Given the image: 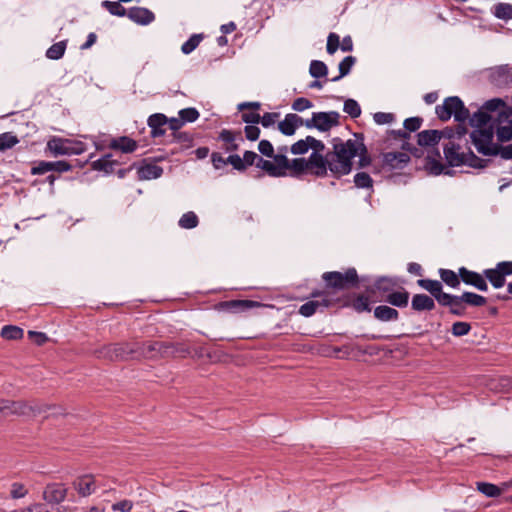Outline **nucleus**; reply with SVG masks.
I'll list each match as a JSON object with an SVG mask.
<instances>
[{"mask_svg":"<svg viewBox=\"0 0 512 512\" xmlns=\"http://www.w3.org/2000/svg\"><path fill=\"white\" fill-rule=\"evenodd\" d=\"M436 114L442 121L449 120L453 116L459 123L456 128L444 129L446 142L443 143V149L448 164L453 167L461 165L479 167L481 159L472 152L467 138V129L462 125L471 117L461 99L457 96L446 98L442 105L436 106Z\"/></svg>","mask_w":512,"mask_h":512,"instance_id":"nucleus-1","label":"nucleus"},{"mask_svg":"<svg viewBox=\"0 0 512 512\" xmlns=\"http://www.w3.org/2000/svg\"><path fill=\"white\" fill-rule=\"evenodd\" d=\"M359 157V166L366 167L371 159L364 143L358 139L336 143L333 151L327 153L328 169L337 176L347 175L352 170V159Z\"/></svg>","mask_w":512,"mask_h":512,"instance_id":"nucleus-2","label":"nucleus"},{"mask_svg":"<svg viewBox=\"0 0 512 512\" xmlns=\"http://www.w3.org/2000/svg\"><path fill=\"white\" fill-rule=\"evenodd\" d=\"M470 125L474 130L470 134V139L477 151L483 155H498L504 159H512V143L506 146H500L493 141L494 132L497 133L498 117H492L485 123L475 124L470 118Z\"/></svg>","mask_w":512,"mask_h":512,"instance_id":"nucleus-3","label":"nucleus"},{"mask_svg":"<svg viewBox=\"0 0 512 512\" xmlns=\"http://www.w3.org/2000/svg\"><path fill=\"white\" fill-rule=\"evenodd\" d=\"M498 117L497 139L500 142L512 140V107L500 98L486 101L483 106L472 115L475 124L485 123L492 117Z\"/></svg>","mask_w":512,"mask_h":512,"instance_id":"nucleus-4","label":"nucleus"},{"mask_svg":"<svg viewBox=\"0 0 512 512\" xmlns=\"http://www.w3.org/2000/svg\"><path fill=\"white\" fill-rule=\"evenodd\" d=\"M137 352L138 348H134V343H115L96 349L94 355L100 359L122 361L135 358Z\"/></svg>","mask_w":512,"mask_h":512,"instance_id":"nucleus-5","label":"nucleus"},{"mask_svg":"<svg viewBox=\"0 0 512 512\" xmlns=\"http://www.w3.org/2000/svg\"><path fill=\"white\" fill-rule=\"evenodd\" d=\"M340 114L336 111L314 112L310 119L305 120L304 126L315 128L321 132H327L340 124Z\"/></svg>","mask_w":512,"mask_h":512,"instance_id":"nucleus-6","label":"nucleus"},{"mask_svg":"<svg viewBox=\"0 0 512 512\" xmlns=\"http://www.w3.org/2000/svg\"><path fill=\"white\" fill-rule=\"evenodd\" d=\"M49 151L55 155H78L84 151L81 142H73L69 139L52 138L47 143Z\"/></svg>","mask_w":512,"mask_h":512,"instance_id":"nucleus-7","label":"nucleus"},{"mask_svg":"<svg viewBox=\"0 0 512 512\" xmlns=\"http://www.w3.org/2000/svg\"><path fill=\"white\" fill-rule=\"evenodd\" d=\"M323 280L329 287L336 289H344L357 282V272L354 268L348 269L345 273L326 272L322 276Z\"/></svg>","mask_w":512,"mask_h":512,"instance_id":"nucleus-8","label":"nucleus"},{"mask_svg":"<svg viewBox=\"0 0 512 512\" xmlns=\"http://www.w3.org/2000/svg\"><path fill=\"white\" fill-rule=\"evenodd\" d=\"M38 409L30 403L24 401L0 400V414L7 415H34Z\"/></svg>","mask_w":512,"mask_h":512,"instance_id":"nucleus-9","label":"nucleus"},{"mask_svg":"<svg viewBox=\"0 0 512 512\" xmlns=\"http://www.w3.org/2000/svg\"><path fill=\"white\" fill-rule=\"evenodd\" d=\"M459 276L461 280L467 285H471L480 291L488 290V285L486 279L484 278V274H480L478 272L468 270L465 267H461L459 268Z\"/></svg>","mask_w":512,"mask_h":512,"instance_id":"nucleus-10","label":"nucleus"},{"mask_svg":"<svg viewBox=\"0 0 512 512\" xmlns=\"http://www.w3.org/2000/svg\"><path fill=\"white\" fill-rule=\"evenodd\" d=\"M127 17L138 25H149L155 20L154 13L145 7H131L127 10Z\"/></svg>","mask_w":512,"mask_h":512,"instance_id":"nucleus-11","label":"nucleus"},{"mask_svg":"<svg viewBox=\"0 0 512 512\" xmlns=\"http://www.w3.org/2000/svg\"><path fill=\"white\" fill-rule=\"evenodd\" d=\"M67 496V489L63 484L53 483L45 487L43 491V499L51 504L62 502Z\"/></svg>","mask_w":512,"mask_h":512,"instance_id":"nucleus-12","label":"nucleus"},{"mask_svg":"<svg viewBox=\"0 0 512 512\" xmlns=\"http://www.w3.org/2000/svg\"><path fill=\"white\" fill-rule=\"evenodd\" d=\"M309 149L316 152H322L324 150V144L312 136H307L305 139H301L291 146V152L296 155L304 154Z\"/></svg>","mask_w":512,"mask_h":512,"instance_id":"nucleus-13","label":"nucleus"},{"mask_svg":"<svg viewBox=\"0 0 512 512\" xmlns=\"http://www.w3.org/2000/svg\"><path fill=\"white\" fill-rule=\"evenodd\" d=\"M308 172L316 176L326 175L328 168L327 155L323 157L320 152L313 151L307 159Z\"/></svg>","mask_w":512,"mask_h":512,"instance_id":"nucleus-14","label":"nucleus"},{"mask_svg":"<svg viewBox=\"0 0 512 512\" xmlns=\"http://www.w3.org/2000/svg\"><path fill=\"white\" fill-rule=\"evenodd\" d=\"M134 348H138V352L135 353V358L145 357V358H154L157 353L164 354L167 349V346L159 342H146V343H134Z\"/></svg>","mask_w":512,"mask_h":512,"instance_id":"nucleus-15","label":"nucleus"},{"mask_svg":"<svg viewBox=\"0 0 512 512\" xmlns=\"http://www.w3.org/2000/svg\"><path fill=\"white\" fill-rule=\"evenodd\" d=\"M312 296L313 297H322V299L308 301L305 304L301 305V307L299 309V313L304 317H310L314 313H316V311L320 307H328L331 304L330 300L327 298L326 295H324V293L315 292L312 294Z\"/></svg>","mask_w":512,"mask_h":512,"instance_id":"nucleus-16","label":"nucleus"},{"mask_svg":"<svg viewBox=\"0 0 512 512\" xmlns=\"http://www.w3.org/2000/svg\"><path fill=\"white\" fill-rule=\"evenodd\" d=\"M305 121L297 114L289 113L285 116L284 120L278 123V129L281 133L291 136L295 133L296 129L304 125Z\"/></svg>","mask_w":512,"mask_h":512,"instance_id":"nucleus-17","label":"nucleus"},{"mask_svg":"<svg viewBox=\"0 0 512 512\" xmlns=\"http://www.w3.org/2000/svg\"><path fill=\"white\" fill-rule=\"evenodd\" d=\"M73 487L80 496H90L96 490L95 479L92 475H82L73 482Z\"/></svg>","mask_w":512,"mask_h":512,"instance_id":"nucleus-18","label":"nucleus"},{"mask_svg":"<svg viewBox=\"0 0 512 512\" xmlns=\"http://www.w3.org/2000/svg\"><path fill=\"white\" fill-rule=\"evenodd\" d=\"M409 160L410 157L405 152H388L383 155V164L390 169H401Z\"/></svg>","mask_w":512,"mask_h":512,"instance_id":"nucleus-19","label":"nucleus"},{"mask_svg":"<svg viewBox=\"0 0 512 512\" xmlns=\"http://www.w3.org/2000/svg\"><path fill=\"white\" fill-rule=\"evenodd\" d=\"M490 79L496 86L512 84V68L505 65L491 70Z\"/></svg>","mask_w":512,"mask_h":512,"instance_id":"nucleus-20","label":"nucleus"},{"mask_svg":"<svg viewBox=\"0 0 512 512\" xmlns=\"http://www.w3.org/2000/svg\"><path fill=\"white\" fill-rule=\"evenodd\" d=\"M417 284L424 290L428 291L435 300L440 304L442 296H446L448 293L443 292V287L440 281L432 279H419Z\"/></svg>","mask_w":512,"mask_h":512,"instance_id":"nucleus-21","label":"nucleus"},{"mask_svg":"<svg viewBox=\"0 0 512 512\" xmlns=\"http://www.w3.org/2000/svg\"><path fill=\"white\" fill-rule=\"evenodd\" d=\"M464 302L461 299V295H452L447 294L446 296H442V301L440 302L441 306H446L450 308V312L456 316H463L465 313Z\"/></svg>","mask_w":512,"mask_h":512,"instance_id":"nucleus-22","label":"nucleus"},{"mask_svg":"<svg viewBox=\"0 0 512 512\" xmlns=\"http://www.w3.org/2000/svg\"><path fill=\"white\" fill-rule=\"evenodd\" d=\"M420 146H435L440 140L444 139L443 130H423L417 135Z\"/></svg>","mask_w":512,"mask_h":512,"instance_id":"nucleus-23","label":"nucleus"},{"mask_svg":"<svg viewBox=\"0 0 512 512\" xmlns=\"http://www.w3.org/2000/svg\"><path fill=\"white\" fill-rule=\"evenodd\" d=\"M384 300L392 306L404 308L409 303V292L404 288H400V290L395 289L386 295Z\"/></svg>","mask_w":512,"mask_h":512,"instance_id":"nucleus-24","label":"nucleus"},{"mask_svg":"<svg viewBox=\"0 0 512 512\" xmlns=\"http://www.w3.org/2000/svg\"><path fill=\"white\" fill-rule=\"evenodd\" d=\"M411 307L413 310L431 311L435 308L434 299L426 294H415L411 301Z\"/></svg>","mask_w":512,"mask_h":512,"instance_id":"nucleus-25","label":"nucleus"},{"mask_svg":"<svg viewBox=\"0 0 512 512\" xmlns=\"http://www.w3.org/2000/svg\"><path fill=\"white\" fill-rule=\"evenodd\" d=\"M168 120L164 114L156 113L148 118V126L151 128V135L153 137H159L165 134L163 128L167 124Z\"/></svg>","mask_w":512,"mask_h":512,"instance_id":"nucleus-26","label":"nucleus"},{"mask_svg":"<svg viewBox=\"0 0 512 512\" xmlns=\"http://www.w3.org/2000/svg\"><path fill=\"white\" fill-rule=\"evenodd\" d=\"M110 148L120 150L123 153H132L137 148V142L127 136L112 139Z\"/></svg>","mask_w":512,"mask_h":512,"instance_id":"nucleus-27","label":"nucleus"},{"mask_svg":"<svg viewBox=\"0 0 512 512\" xmlns=\"http://www.w3.org/2000/svg\"><path fill=\"white\" fill-rule=\"evenodd\" d=\"M163 173V169L156 164H145L138 171V178L141 180H151L159 178Z\"/></svg>","mask_w":512,"mask_h":512,"instance_id":"nucleus-28","label":"nucleus"},{"mask_svg":"<svg viewBox=\"0 0 512 512\" xmlns=\"http://www.w3.org/2000/svg\"><path fill=\"white\" fill-rule=\"evenodd\" d=\"M374 316L380 321L388 322V321H396L399 318V313L396 309L386 306L380 305L377 306L374 310Z\"/></svg>","mask_w":512,"mask_h":512,"instance_id":"nucleus-29","label":"nucleus"},{"mask_svg":"<svg viewBox=\"0 0 512 512\" xmlns=\"http://www.w3.org/2000/svg\"><path fill=\"white\" fill-rule=\"evenodd\" d=\"M374 286L378 292L386 296L389 293L393 292L399 286V284L397 279L395 278L381 277L376 280Z\"/></svg>","mask_w":512,"mask_h":512,"instance_id":"nucleus-30","label":"nucleus"},{"mask_svg":"<svg viewBox=\"0 0 512 512\" xmlns=\"http://www.w3.org/2000/svg\"><path fill=\"white\" fill-rule=\"evenodd\" d=\"M484 278L487 279L491 285L499 289L505 285L506 277H504L496 268L486 269L483 271Z\"/></svg>","mask_w":512,"mask_h":512,"instance_id":"nucleus-31","label":"nucleus"},{"mask_svg":"<svg viewBox=\"0 0 512 512\" xmlns=\"http://www.w3.org/2000/svg\"><path fill=\"white\" fill-rule=\"evenodd\" d=\"M439 275L441 280L451 288H458L460 285L461 278L459 276V272L456 273L453 270L449 269H439Z\"/></svg>","mask_w":512,"mask_h":512,"instance_id":"nucleus-32","label":"nucleus"},{"mask_svg":"<svg viewBox=\"0 0 512 512\" xmlns=\"http://www.w3.org/2000/svg\"><path fill=\"white\" fill-rule=\"evenodd\" d=\"M115 165L116 162L109 154L93 162V168L95 170L104 171L105 173H112Z\"/></svg>","mask_w":512,"mask_h":512,"instance_id":"nucleus-33","label":"nucleus"},{"mask_svg":"<svg viewBox=\"0 0 512 512\" xmlns=\"http://www.w3.org/2000/svg\"><path fill=\"white\" fill-rule=\"evenodd\" d=\"M67 47L66 41H59L50 46L46 51V57L51 60H59L63 57Z\"/></svg>","mask_w":512,"mask_h":512,"instance_id":"nucleus-34","label":"nucleus"},{"mask_svg":"<svg viewBox=\"0 0 512 512\" xmlns=\"http://www.w3.org/2000/svg\"><path fill=\"white\" fill-rule=\"evenodd\" d=\"M461 299L466 305L472 307H481L487 303V300L484 296H481L473 292H464L461 295Z\"/></svg>","mask_w":512,"mask_h":512,"instance_id":"nucleus-35","label":"nucleus"},{"mask_svg":"<svg viewBox=\"0 0 512 512\" xmlns=\"http://www.w3.org/2000/svg\"><path fill=\"white\" fill-rule=\"evenodd\" d=\"M256 166L264 170L267 174L273 177H283V172H281L274 161L264 160L263 158H258V162H256Z\"/></svg>","mask_w":512,"mask_h":512,"instance_id":"nucleus-36","label":"nucleus"},{"mask_svg":"<svg viewBox=\"0 0 512 512\" xmlns=\"http://www.w3.org/2000/svg\"><path fill=\"white\" fill-rule=\"evenodd\" d=\"M280 153L277 155L273 154L274 163L277 168L283 172V176L287 174V170L290 168V161L286 157L285 153L287 152V147L279 148Z\"/></svg>","mask_w":512,"mask_h":512,"instance_id":"nucleus-37","label":"nucleus"},{"mask_svg":"<svg viewBox=\"0 0 512 512\" xmlns=\"http://www.w3.org/2000/svg\"><path fill=\"white\" fill-rule=\"evenodd\" d=\"M493 14L498 19L510 20L512 19V4L498 3L493 7Z\"/></svg>","mask_w":512,"mask_h":512,"instance_id":"nucleus-38","label":"nucleus"},{"mask_svg":"<svg viewBox=\"0 0 512 512\" xmlns=\"http://www.w3.org/2000/svg\"><path fill=\"white\" fill-rule=\"evenodd\" d=\"M477 490L486 497L495 498L500 496V490L497 485L488 482H477Z\"/></svg>","mask_w":512,"mask_h":512,"instance_id":"nucleus-39","label":"nucleus"},{"mask_svg":"<svg viewBox=\"0 0 512 512\" xmlns=\"http://www.w3.org/2000/svg\"><path fill=\"white\" fill-rule=\"evenodd\" d=\"M198 223V217L192 211L184 213L178 221L179 226L183 229H193L197 227Z\"/></svg>","mask_w":512,"mask_h":512,"instance_id":"nucleus-40","label":"nucleus"},{"mask_svg":"<svg viewBox=\"0 0 512 512\" xmlns=\"http://www.w3.org/2000/svg\"><path fill=\"white\" fill-rule=\"evenodd\" d=\"M1 336L7 340H17L22 338L23 330L18 326L7 325L2 328Z\"/></svg>","mask_w":512,"mask_h":512,"instance_id":"nucleus-41","label":"nucleus"},{"mask_svg":"<svg viewBox=\"0 0 512 512\" xmlns=\"http://www.w3.org/2000/svg\"><path fill=\"white\" fill-rule=\"evenodd\" d=\"M355 63V58L352 57V56H347L345 57L340 63H339V75L332 78L331 81H338L340 80L342 77L346 76L347 74H349L352 66L354 65Z\"/></svg>","mask_w":512,"mask_h":512,"instance_id":"nucleus-42","label":"nucleus"},{"mask_svg":"<svg viewBox=\"0 0 512 512\" xmlns=\"http://www.w3.org/2000/svg\"><path fill=\"white\" fill-rule=\"evenodd\" d=\"M219 138L226 144L227 151H235L238 149V144L235 142L236 136L230 130H222Z\"/></svg>","mask_w":512,"mask_h":512,"instance_id":"nucleus-43","label":"nucleus"},{"mask_svg":"<svg viewBox=\"0 0 512 512\" xmlns=\"http://www.w3.org/2000/svg\"><path fill=\"white\" fill-rule=\"evenodd\" d=\"M309 72L314 78H321L327 75L328 69L324 62L313 60L310 64Z\"/></svg>","mask_w":512,"mask_h":512,"instance_id":"nucleus-44","label":"nucleus"},{"mask_svg":"<svg viewBox=\"0 0 512 512\" xmlns=\"http://www.w3.org/2000/svg\"><path fill=\"white\" fill-rule=\"evenodd\" d=\"M19 142L18 138L11 132L0 134V151L12 148Z\"/></svg>","mask_w":512,"mask_h":512,"instance_id":"nucleus-45","label":"nucleus"},{"mask_svg":"<svg viewBox=\"0 0 512 512\" xmlns=\"http://www.w3.org/2000/svg\"><path fill=\"white\" fill-rule=\"evenodd\" d=\"M202 40L201 34L192 35L183 45L181 46V51L184 54H190L193 52L200 44Z\"/></svg>","mask_w":512,"mask_h":512,"instance_id":"nucleus-46","label":"nucleus"},{"mask_svg":"<svg viewBox=\"0 0 512 512\" xmlns=\"http://www.w3.org/2000/svg\"><path fill=\"white\" fill-rule=\"evenodd\" d=\"M425 169L433 175H440L445 167L444 165L435 158L427 157L425 162Z\"/></svg>","mask_w":512,"mask_h":512,"instance_id":"nucleus-47","label":"nucleus"},{"mask_svg":"<svg viewBox=\"0 0 512 512\" xmlns=\"http://www.w3.org/2000/svg\"><path fill=\"white\" fill-rule=\"evenodd\" d=\"M102 5L115 16H127L126 9L120 4L119 1H104Z\"/></svg>","mask_w":512,"mask_h":512,"instance_id":"nucleus-48","label":"nucleus"},{"mask_svg":"<svg viewBox=\"0 0 512 512\" xmlns=\"http://www.w3.org/2000/svg\"><path fill=\"white\" fill-rule=\"evenodd\" d=\"M343 110L352 118H357L361 115V107L354 99H348L344 102Z\"/></svg>","mask_w":512,"mask_h":512,"instance_id":"nucleus-49","label":"nucleus"},{"mask_svg":"<svg viewBox=\"0 0 512 512\" xmlns=\"http://www.w3.org/2000/svg\"><path fill=\"white\" fill-rule=\"evenodd\" d=\"M179 117L183 120V123H192L199 118V112L195 108H185L179 111Z\"/></svg>","mask_w":512,"mask_h":512,"instance_id":"nucleus-50","label":"nucleus"},{"mask_svg":"<svg viewBox=\"0 0 512 512\" xmlns=\"http://www.w3.org/2000/svg\"><path fill=\"white\" fill-rule=\"evenodd\" d=\"M354 183L358 188H371L373 180L367 173L360 172L354 176Z\"/></svg>","mask_w":512,"mask_h":512,"instance_id":"nucleus-51","label":"nucleus"},{"mask_svg":"<svg viewBox=\"0 0 512 512\" xmlns=\"http://www.w3.org/2000/svg\"><path fill=\"white\" fill-rule=\"evenodd\" d=\"M27 493H28V490L22 483L14 482L11 484L10 496L13 499L23 498L27 495Z\"/></svg>","mask_w":512,"mask_h":512,"instance_id":"nucleus-52","label":"nucleus"},{"mask_svg":"<svg viewBox=\"0 0 512 512\" xmlns=\"http://www.w3.org/2000/svg\"><path fill=\"white\" fill-rule=\"evenodd\" d=\"M471 330V326L467 322H455L452 325L451 332L456 337L467 335Z\"/></svg>","mask_w":512,"mask_h":512,"instance_id":"nucleus-53","label":"nucleus"},{"mask_svg":"<svg viewBox=\"0 0 512 512\" xmlns=\"http://www.w3.org/2000/svg\"><path fill=\"white\" fill-rule=\"evenodd\" d=\"M294 173H303L308 172V164L307 159L304 158H296L290 162V168Z\"/></svg>","mask_w":512,"mask_h":512,"instance_id":"nucleus-54","label":"nucleus"},{"mask_svg":"<svg viewBox=\"0 0 512 512\" xmlns=\"http://www.w3.org/2000/svg\"><path fill=\"white\" fill-rule=\"evenodd\" d=\"M340 46V38L336 33H330L327 38V52L334 54Z\"/></svg>","mask_w":512,"mask_h":512,"instance_id":"nucleus-55","label":"nucleus"},{"mask_svg":"<svg viewBox=\"0 0 512 512\" xmlns=\"http://www.w3.org/2000/svg\"><path fill=\"white\" fill-rule=\"evenodd\" d=\"M353 307L358 312L371 310L370 305H369V300L366 296H358L353 302Z\"/></svg>","mask_w":512,"mask_h":512,"instance_id":"nucleus-56","label":"nucleus"},{"mask_svg":"<svg viewBox=\"0 0 512 512\" xmlns=\"http://www.w3.org/2000/svg\"><path fill=\"white\" fill-rule=\"evenodd\" d=\"M312 106H313V104L310 100L300 97V98H297L293 102L292 109L295 111L301 112V111L311 108Z\"/></svg>","mask_w":512,"mask_h":512,"instance_id":"nucleus-57","label":"nucleus"},{"mask_svg":"<svg viewBox=\"0 0 512 512\" xmlns=\"http://www.w3.org/2000/svg\"><path fill=\"white\" fill-rule=\"evenodd\" d=\"M279 117V113L276 112H268L265 113L262 117L260 116V123L263 127H270L275 124Z\"/></svg>","mask_w":512,"mask_h":512,"instance_id":"nucleus-58","label":"nucleus"},{"mask_svg":"<svg viewBox=\"0 0 512 512\" xmlns=\"http://www.w3.org/2000/svg\"><path fill=\"white\" fill-rule=\"evenodd\" d=\"M49 171H52L51 163L46 161H40L31 169L33 175H41Z\"/></svg>","mask_w":512,"mask_h":512,"instance_id":"nucleus-59","label":"nucleus"},{"mask_svg":"<svg viewBox=\"0 0 512 512\" xmlns=\"http://www.w3.org/2000/svg\"><path fill=\"white\" fill-rule=\"evenodd\" d=\"M422 125V119L419 117H411L404 121V128L410 132L417 131Z\"/></svg>","mask_w":512,"mask_h":512,"instance_id":"nucleus-60","label":"nucleus"},{"mask_svg":"<svg viewBox=\"0 0 512 512\" xmlns=\"http://www.w3.org/2000/svg\"><path fill=\"white\" fill-rule=\"evenodd\" d=\"M373 119L377 124L383 125L391 123L394 120V115L392 113L377 112L374 114Z\"/></svg>","mask_w":512,"mask_h":512,"instance_id":"nucleus-61","label":"nucleus"},{"mask_svg":"<svg viewBox=\"0 0 512 512\" xmlns=\"http://www.w3.org/2000/svg\"><path fill=\"white\" fill-rule=\"evenodd\" d=\"M258 150L266 157H272L274 153V148L268 140H261L258 144Z\"/></svg>","mask_w":512,"mask_h":512,"instance_id":"nucleus-62","label":"nucleus"},{"mask_svg":"<svg viewBox=\"0 0 512 512\" xmlns=\"http://www.w3.org/2000/svg\"><path fill=\"white\" fill-rule=\"evenodd\" d=\"M244 131L246 138L250 141H255L259 138L260 129L256 126V124L247 125Z\"/></svg>","mask_w":512,"mask_h":512,"instance_id":"nucleus-63","label":"nucleus"},{"mask_svg":"<svg viewBox=\"0 0 512 512\" xmlns=\"http://www.w3.org/2000/svg\"><path fill=\"white\" fill-rule=\"evenodd\" d=\"M504 277L512 275V261L499 262L495 267Z\"/></svg>","mask_w":512,"mask_h":512,"instance_id":"nucleus-64","label":"nucleus"}]
</instances>
